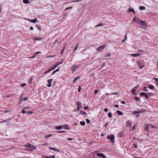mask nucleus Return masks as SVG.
I'll return each instance as SVG.
<instances>
[{"mask_svg": "<svg viewBox=\"0 0 158 158\" xmlns=\"http://www.w3.org/2000/svg\"><path fill=\"white\" fill-rule=\"evenodd\" d=\"M42 146L48 145V144L47 143H43V144H42Z\"/></svg>", "mask_w": 158, "mask_h": 158, "instance_id": "nucleus-43", "label": "nucleus"}, {"mask_svg": "<svg viewBox=\"0 0 158 158\" xmlns=\"http://www.w3.org/2000/svg\"><path fill=\"white\" fill-rule=\"evenodd\" d=\"M98 90H96L95 91L94 93L95 94H96L98 92Z\"/></svg>", "mask_w": 158, "mask_h": 158, "instance_id": "nucleus-53", "label": "nucleus"}, {"mask_svg": "<svg viewBox=\"0 0 158 158\" xmlns=\"http://www.w3.org/2000/svg\"><path fill=\"white\" fill-rule=\"evenodd\" d=\"M30 29L31 30H33V27L31 26L30 27Z\"/></svg>", "mask_w": 158, "mask_h": 158, "instance_id": "nucleus-55", "label": "nucleus"}, {"mask_svg": "<svg viewBox=\"0 0 158 158\" xmlns=\"http://www.w3.org/2000/svg\"><path fill=\"white\" fill-rule=\"evenodd\" d=\"M62 127L61 126H57L56 127V128L57 130H60L61 129Z\"/></svg>", "mask_w": 158, "mask_h": 158, "instance_id": "nucleus-16", "label": "nucleus"}, {"mask_svg": "<svg viewBox=\"0 0 158 158\" xmlns=\"http://www.w3.org/2000/svg\"><path fill=\"white\" fill-rule=\"evenodd\" d=\"M29 148L30 151H32L36 148V147L35 146L31 144Z\"/></svg>", "mask_w": 158, "mask_h": 158, "instance_id": "nucleus-5", "label": "nucleus"}, {"mask_svg": "<svg viewBox=\"0 0 158 158\" xmlns=\"http://www.w3.org/2000/svg\"><path fill=\"white\" fill-rule=\"evenodd\" d=\"M129 11L130 12L132 11L133 12H135L134 10L131 7H130L129 8Z\"/></svg>", "mask_w": 158, "mask_h": 158, "instance_id": "nucleus-23", "label": "nucleus"}, {"mask_svg": "<svg viewBox=\"0 0 158 158\" xmlns=\"http://www.w3.org/2000/svg\"><path fill=\"white\" fill-rule=\"evenodd\" d=\"M81 65V64H74L73 65L72 67L71 68V69L73 72V73L75 70L79 68Z\"/></svg>", "mask_w": 158, "mask_h": 158, "instance_id": "nucleus-1", "label": "nucleus"}, {"mask_svg": "<svg viewBox=\"0 0 158 158\" xmlns=\"http://www.w3.org/2000/svg\"><path fill=\"white\" fill-rule=\"evenodd\" d=\"M86 123H90V121L89 120V119H87V118L86 119Z\"/></svg>", "mask_w": 158, "mask_h": 158, "instance_id": "nucleus-33", "label": "nucleus"}, {"mask_svg": "<svg viewBox=\"0 0 158 158\" xmlns=\"http://www.w3.org/2000/svg\"><path fill=\"white\" fill-rule=\"evenodd\" d=\"M60 70V69L59 68L57 69H56L55 71L56 72H58Z\"/></svg>", "mask_w": 158, "mask_h": 158, "instance_id": "nucleus-58", "label": "nucleus"}, {"mask_svg": "<svg viewBox=\"0 0 158 158\" xmlns=\"http://www.w3.org/2000/svg\"><path fill=\"white\" fill-rule=\"evenodd\" d=\"M81 78L80 76H79L77 77L74 80H73V82L74 83H75V82L76 81L78 80V79L80 78Z\"/></svg>", "mask_w": 158, "mask_h": 158, "instance_id": "nucleus-20", "label": "nucleus"}, {"mask_svg": "<svg viewBox=\"0 0 158 158\" xmlns=\"http://www.w3.org/2000/svg\"><path fill=\"white\" fill-rule=\"evenodd\" d=\"M63 127L66 130H69L70 129L69 127L67 124L64 125Z\"/></svg>", "mask_w": 158, "mask_h": 158, "instance_id": "nucleus-11", "label": "nucleus"}, {"mask_svg": "<svg viewBox=\"0 0 158 158\" xmlns=\"http://www.w3.org/2000/svg\"><path fill=\"white\" fill-rule=\"evenodd\" d=\"M28 20L29 21L33 23H35L36 22H38V21L37 20L36 18H35V19L33 20H30L28 19Z\"/></svg>", "mask_w": 158, "mask_h": 158, "instance_id": "nucleus-9", "label": "nucleus"}, {"mask_svg": "<svg viewBox=\"0 0 158 158\" xmlns=\"http://www.w3.org/2000/svg\"><path fill=\"white\" fill-rule=\"evenodd\" d=\"M81 90V88L80 86H79L78 89V91L79 92H80Z\"/></svg>", "mask_w": 158, "mask_h": 158, "instance_id": "nucleus-40", "label": "nucleus"}, {"mask_svg": "<svg viewBox=\"0 0 158 158\" xmlns=\"http://www.w3.org/2000/svg\"><path fill=\"white\" fill-rule=\"evenodd\" d=\"M77 110L79 111L80 110V107L79 106H77Z\"/></svg>", "mask_w": 158, "mask_h": 158, "instance_id": "nucleus-56", "label": "nucleus"}, {"mask_svg": "<svg viewBox=\"0 0 158 158\" xmlns=\"http://www.w3.org/2000/svg\"><path fill=\"white\" fill-rule=\"evenodd\" d=\"M34 38L35 40H40L42 39V38L40 37H35Z\"/></svg>", "mask_w": 158, "mask_h": 158, "instance_id": "nucleus-13", "label": "nucleus"}, {"mask_svg": "<svg viewBox=\"0 0 158 158\" xmlns=\"http://www.w3.org/2000/svg\"><path fill=\"white\" fill-rule=\"evenodd\" d=\"M26 85V83H23V84H22L21 85V86L22 87H23L24 86H25V85Z\"/></svg>", "mask_w": 158, "mask_h": 158, "instance_id": "nucleus-42", "label": "nucleus"}, {"mask_svg": "<svg viewBox=\"0 0 158 158\" xmlns=\"http://www.w3.org/2000/svg\"><path fill=\"white\" fill-rule=\"evenodd\" d=\"M33 112L32 111H30V112H27V113L28 114H32V113H33Z\"/></svg>", "mask_w": 158, "mask_h": 158, "instance_id": "nucleus-50", "label": "nucleus"}, {"mask_svg": "<svg viewBox=\"0 0 158 158\" xmlns=\"http://www.w3.org/2000/svg\"><path fill=\"white\" fill-rule=\"evenodd\" d=\"M73 8V6H71V7H69L68 8H67L66 9H65V10H68L70 9H71Z\"/></svg>", "mask_w": 158, "mask_h": 158, "instance_id": "nucleus-41", "label": "nucleus"}, {"mask_svg": "<svg viewBox=\"0 0 158 158\" xmlns=\"http://www.w3.org/2000/svg\"><path fill=\"white\" fill-rule=\"evenodd\" d=\"M96 155L98 157H102V158H106V156L102 153H98Z\"/></svg>", "mask_w": 158, "mask_h": 158, "instance_id": "nucleus-4", "label": "nucleus"}, {"mask_svg": "<svg viewBox=\"0 0 158 158\" xmlns=\"http://www.w3.org/2000/svg\"><path fill=\"white\" fill-rule=\"evenodd\" d=\"M80 124L82 126H84L85 124V122L84 121H81Z\"/></svg>", "mask_w": 158, "mask_h": 158, "instance_id": "nucleus-27", "label": "nucleus"}, {"mask_svg": "<svg viewBox=\"0 0 158 158\" xmlns=\"http://www.w3.org/2000/svg\"><path fill=\"white\" fill-rule=\"evenodd\" d=\"M79 45L78 44H77L76 45V47L74 49V52H75L76 50L77 49V48L78 47V46H79Z\"/></svg>", "mask_w": 158, "mask_h": 158, "instance_id": "nucleus-29", "label": "nucleus"}, {"mask_svg": "<svg viewBox=\"0 0 158 158\" xmlns=\"http://www.w3.org/2000/svg\"><path fill=\"white\" fill-rule=\"evenodd\" d=\"M136 19L137 18H136L135 17H134V21L136 22Z\"/></svg>", "mask_w": 158, "mask_h": 158, "instance_id": "nucleus-63", "label": "nucleus"}, {"mask_svg": "<svg viewBox=\"0 0 158 158\" xmlns=\"http://www.w3.org/2000/svg\"><path fill=\"white\" fill-rule=\"evenodd\" d=\"M52 70V69H50V70H49L48 71L45 72V73H48L49 72H50L51 70Z\"/></svg>", "mask_w": 158, "mask_h": 158, "instance_id": "nucleus-49", "label": "nucleus"}, {"mask_svg": "<svg viewBox=\"0 0 158 158\" xmlns=\"http://www.w3.org/2000/svg\"><path fill=\"white\" fill-rule=\"evenodd\" d=\"M56 73L55 71H54L52 73V75L54 74V73Z\"/></svg>", "mask_w": 158, "mask_h": 158, "instance_id": "nucleus-64", "label": "nucleus"}, {"mask_svg": "<svg viewBox=\"0 0 158 158\" xmlns=\"http://www.w3.org/2000/svg\"><path fill=\"white\" fill-rule=\"evenodd\" d=\"M118 136L120 137H122L123 136V132H121L120 133H119Z\"/></svg>", "mask_w": 158, "mask_h": 158, "instance_id": "nucleus-34", "label": "nucleus"}, {"mask_svg": "<svg viewBox=\"0 0 158 158\" xmlns=\"http://www.w3.org/2000/svg\"><path fill=\"white\" fill-rule=\"evenodd\" d=\"M139 24L143 28H145L146 27V24L142 20Z\"/></svg>", "mask_w": 158, "mask_h": 158, "instance_id": "nucleus-7", "label": "nucleus"}, {"mask_svg": "<svg viewBox=\"0 0 158 158\" xmlns=\"http://www.w3.org/2000/svg\"><path fill=\"white\" fill-rule=\"evenodd\" d=\"M33 79V78H31L30 79V81H29V82L30 83H31V84L32 83V80Z\"/></svg>", "mask_w": 158, "mask_h": 158, "instance_id": "nucleus-45", "label": "nucleus"}, {"mask_svg": "<svg viewBox=\"0 0 158 158\" xmlns=\"http://www.w3.org/2000/svg\"><path fill=\"white\" fill-rule=\"evenodd\" d=\"M142 21V20H140L139 19H136V22L137 23H140L141 22V21Z\"/></svg>", "mask_w": 158, "mask_h": 158, "instance_id": "nucleus-21", "label": "nucleus"}, {"mask_svg": "<svg viewBox=\"0 0 158 158\" xmlns=\"http://www.w3.org/2000/svg\"><path fill=\"white\" fill-rule=\"evenodd\" d=\"M127 125L128 126H129V127H131V123L129 121H127Z\"/></svg>", "mask_w": 158, "mask_h": 158, "instance_id": "nucleus-22", "label": "nucleus"}, {"mask_svg": "<svg viewBox=\"0 0 158 158\" xmlns=\"http://www.w3.org/2000/svg\"><path fill=\"white\" fill-rule=\"evenodd\" d=\"M22 113L23 114H25L27 113L25 110H24V109H23L22 110Z\"/></svg>", "mask_w": 158, "mask_h": 158, "instance_id": "nucleus-38", "label": "nucleus"}, {"mask_svg": "<svg viewBox=\"0 0 158 158\" xmlns=\"http://www.w3.org/2000/svg\"><path fill=\"white\" fill-rule=\"evenodd\" d=\"M148 88L149 89H152L154 88V86L152 85H150L148 86Z\"/></svg>", "mask_w": 158, "mask_h": 158, "instance_id": "nucleus-28", "label": "nucleus"}, {"mask_svg": "<svg viewBox=\"0 0 158 158\" xmlns=\"http://www.w3.org/2000/svg\"><path fill=\"white\" fill-rule=\"evenodd\" d=\"M131 55L133 56L138 57L140 55V54L138 53H135L131 54Z\"/></svg>", "mask_w": 158, "mask_h": 158, "instance_id": "nucleus-12", "label": "nucleus"}, {"mask_svg": "<svg viewBox=\"0 0 158 158\" xmlns=\"http://www.w3.org/2000/svg\"><path fill=\"white\" fill-rule=\"evenodd\" d=\"M66 131H58L56 132L59 133H64Z\"/></svg>", "mask_w": 158, "mask_h": 158, "instance_id": "nucleus-30", "label": "nucleus"}, {"mask_svg": "<svg viewBox=\"0 0 158 158\" xmlns=\"http://www.w3.org/2000/svg\"><path fill=\"white\" fill-rule=\"evenodd\" d=\"M127 35H125V39H124V40H127Z\"/></svg>", "mask_w": 158, "mask_h": 158, "instance_id": "nucleus-62", "label": "nucleus"}, {"mask_svg": "<svg viewBox=\"0 0 158 158\" xmlns=\"http://www.w3.org/2000/svg\"><path fill=\"white\" fill-rule=\"evenodd\" d=\"M117 113L118 115H122L123 114V113L122 111L119 110L117 111Z\"/></svg>", "mask_w": 158, "mask_h": 158, "instance_id": "nucleus-17", "label": "nucleus"}, {"mask_svg": "<svg viewBox=\"0 0 158 158\" xmlns=\"http://www.w3.org/2000/svg\"><path fill=\"white\" fill-rule=\"evenodd\" d=\"M30 144L29 143H27L26 145H25L24 146L26 148H29L30 146Z\"/></svg>", "mask_w": 158, "mask_h": 158, "instance_id": "nucleus-24", "label": "nucleus"}, {"mask_svg": "<svg viewBox=\"0 0 158 158\" xmlns=\"http://www.w3.org/2000/svg\"><path fill=\"white\" fill-rule=\"evenodd\" d=\"M23 150L30 151L29 148H25V149H24Z\"/></svg>", "mask_w": 158, "mask_h": 158, "instance_id": "nucleus-60", "label": "nucleus"}, {"mask_svg": "<svg viewBox=\"0 0 158 158\" xmlns=\"http://www.w3.org/2000/svg\"><path fill=\"white\" fill-rule=\"evenodd\" d=\"M121 102L123 104H124L126 103L124 101H122Z\"/></svg>", "mask_w": 158, "mask_h": 158, "instance_id": "nucleus-61", "label": "nucleus"}, {"mask_svg": "<svg viewBox=\"0 0 158 158\" xmlns=\"http://www.w3.org/2000/svg\"><path fill=\"white\" fill-rule=\"evenodd\" d=\"M28 99V98L27 97H25V98H24V99H23V100L24 101H26V100H27Z\"/></svg>", "mask_w": 158, "mask_h": 158, "instance_id": "nucleus-59", "label": "nucleus"}, {"mask_svg": "<svg viewBox=\"0 0 158 158\" xmlns=\"http://www.w3.org/2000/svg\"><path fill=\"white\" fill-rule=\"evenodd\" d=\"M80 113L81 115H86V113L85 112H84L82 111V110H81L80 111Z\"/></svg>", "mask_w": 158, "mask_h": 158, "instance_id": "nucleus-15", "label": "nucleus"}, {"mask_svg": "<svg viewBox=\"0 0 158 158\" xmlns=\"http://www.w3.org/2000/svg\"><path fill=\"white\" fill-rule=\"evenodd\" d=\"M77 105L78 106H79L80 107H81V108L82 107V106L81 105V102L80 101H78L77 103Z\"/></svg>", "mask_w": 158, "mask_h": 158, "instance_id": "nucleus-14", "label": "nucleus"}, {"mask_svg": "<svg viewBox=\"0 0 158 158\" xmlns=\"http://www.w3.org/2000/svg\"><path fill=\"white\" fill-rule=\"evenodd\" d=\"M49 148H50V149L51 150H53L54 151H56V148H51V147H50Z\"/></svg>", "mask_w": 158, "mask_h": 158, "instance_id": "nucleus-37", "label": "nucleus"}, {"mask_svg": "<svg viewBox=\"0 0 158 158\" xmlns=\"http://www.w3.org/2000/svg\"><path fill=\"white\" fill-rule=\"evenodd\" d=\"M23 2L25 4H28L29 3V1L28 0H23Z\"/></svg>", "mask_w": 158, "mask_h": 158, "instance_id": "nucleus-19", "label": "nucleus"}, {"mask_svg": "<svg viewBox=\"0 0 158 158\" xmlns=\"http://www.w3.org/2000/svg\"><path fill=\"white\" fill-rule=\"evenodd\" d=\"M104 111L106 112H107L108 111V109L107 108H106L104 109Z\"/></svg>", "mask_w": 158, "mask_h": 158, "instance_id": "nucleus-52", "label": "nucleus"}, {"mask_svg": "<svg viewBox=\"0 0 158 158\" xmlns=\"http://www.w3.org/2000/svg\"><path fill=\"white\" fill-rule=\"evenodd\" d=\"M112 117V114L110 112H109V117L111 118Z\"/></svg>", "mask_w": 158, "mask_h": 158, "instance_id": "nucleus-54", "label": "nucleus"}, {"mask_svg": "<svg viewBox=\"0 0 158 158\" xmlns=\"http://www.w3.org/2000/svg\"><path fill=\"white\" fill-rule=\"evenodd\" d=\"M41 53V52H35V54H34L35 55H37V54H39V53Z\"/></svg>", "mask_w": 158, "mask_h": 158, "instance_id": "nucleus-46", "label": "nucleus"}, {"mask_svg": "<svg viewBox=\"0 0 158 158\" xmlns=\"http://www.w3.org/2000/svg\"><path fill=\"white\" fill-rule=\"evenodd\" d=\"M147 88L146 86H144L143 87V89H144L146 91H148V90L147 89Z\"/></svg>", "mask_w": 158, "mask_h": 158, "instance_id": "nucleus-39", "label": "nucleus"}, {"mask_svg": "<svg viewBox=\"0 0 158 158\" xmlns=\"http://www.w3.org/2000/svg\"><path fill=\"white\" fill-rule=\"evenodd\" d=\"M154 127V126L151 125H148L146 126L145 128V130H148L150 128H153Z\"/></svg>", "mask_w": 158, "mask_h": 158, "instance_id": "nucleus-6", "label": "nucleus"}, {"mask_svg": "<svg viewBox=\"0 0 158 158\" xmlns=\"http://www.w3.org/2000/svg\"><path fill=\"white\" fill-rule=\"evenodd\" d=\"M135 91H136V90L135 89H132L131 90V92L133 94H135Z\"/></svg>", "mask_w": 158, "mask_h": 158, "instance_id": "nucleus-32", "label": "nucleus"}, {"mask_svg": "<svg viewBox=\"0 0 158 158\" xmlns=\"http://www.w3.org/2000/svg\"><path fill=\"white\" fill-rule=\"evenodd\" d=\"M106 47V45L104 44L102 46H99L97 49L98 51H101L103 50Z\"/></svg>", "mask_w": 158, "mask_h": 158, "instance_id": "nucleus-2", "label": "nucleus"}, {"mask_svg": "<svg viewBox=\"0 0 158 158\" xmlns=\"http://www.w3.org/2000/svg\"><path fill=\"white\" fill-rule=\"evenodd\" d=\"M144 96H145V97L146 98H148V95H147V94H146L144 95Z\"/></svg>", "mask_w": 158, "mask_h": 158, "instance_id": "nucleus-48", "label": "nucleus"}, {"mask_svg": "<svg viewBox=\"0 0 158 158\" xmlns=\"http://www.w3.org/2000/svg\"><path fill=\"white\" fill-rule=\"evenodd\" d=\"M135 129V125H134V126L132 127V130H134Z\"/></svg>", "mask_w": 158, "mask_h": 158, "instance_id": "nucleus-44", "label": "nucleus"}, {"mask_svg": "<svg viewBox=\"0 0 158 158\" xmlns=\"http://www.w3.org/2000/svg\"><path fill=\"white\" fill-rule=\"evenodd\" d=\"M103 26V24L102 23H100L99 24H98L97 26V27H99V26Z\"/></svg>", "mask_w": 158, "mask_h": 158, "instance_id": "nucleus-35", "label": "nucleus"}, {"mask_svg": "<svg viewBox=\"0 0 158 158\" xmlns=\"http://www.w3.org/2000/svg\"><path fill=\"white\" fill-rule=\"evenodd\" d=\"M146 93H144V92H141V93H140V95L141 96H144L146 94Z\"/></svg>", "mask_w": 158, "mask_h": 158, "instance_id": "nucleus-25", "label": "nucleus"}, {"mask_svg": "<svg viewBox=\"0 0 158 158\" xmlns=\"http://www.w3.org/2000/svg\"><path fill=\"white\" fill-rule=\"evenodd\" d=\"M52 79H49L48 80V83H51V82H52Z\"/></svg>", "mask_w": 158, "mask_h": 158, "instance_id": "nucleus-36", "label": "nucleus"}, {"mask_svg": "<svg viewBox=\"0 0 158 158\" xmlns=\"http://www.w3.org/2000/svg\"><path fill=\"white\" fill-rule=\"evenodd\" d=\"M52 135V134H51V135H47L45 136V138L46 139H47L49 137H51Z\"/></svg>", "mask_w": 158, "mask_h": 158, "instance_id": "nucleus-18", "label": "nucleus"}, {"mask_svg": "<svg viewBox=\"0 0 158 158\" xmlns=\"http://www.w3.org/2000/svg\"><path fill=\"white\" fill-rule=\"evenodd\" d=\"M154 79L156 81V82L158 83V78H154Z\"/></svg>", "mask_w": 158, "mask_h": 158, "instance_id": "nucleus-51", "label": "nucleus"}, {"mask_svg": "<svg viewBox=\"0 0 158 158\" xmlns=\"http://www.w3.org/2000/svg\"><path fill=\"white\" fill-rule=\"evenodd\" d=\"M135 99L136 100L138 101H140V98L138 97H135Z\"/></svg>", "mask_w": 158, "mask_h": 158, "instance_id": "nucleus-31", "label": "nucleus"}, {"mask_svg": "<svg viewBox=\"0 0 158 158\" xmlns=\"http://www.w3.org/2000/svg\"><path fill=\"white\" fill-rule=\"evenodd\" d=\"M145 9V8L144 6H141L139 7V9L140 10H144Z\"/></svg>", "mask_w": 158, "mask_h": 158, "instance_id": "nucleus-26", "label": "nucleus"}, {"mask_svg": "<svg viewBox=\"0 0 158 158\" xmlns=\"http://www.w3.org/2000/svg\"><path fill=\"white\" fill-rule=\"evenodd\" d=\"M62 63V62L58 63L57 64H56L55 65L53 66V68L52 69V70L54 69H55L56 67H57L60 64H61Z\"/></svg>", "mask_w": 158, "mask_h": 158, "instance_id": "nucleus-10", "label": "nucleus"}, {"mask_svg": "<svg viewBox=\"0 0 158 158\" xmlns=\"http://www.w3.org/2000/svg\"><path fill=\"white\" fill-rule=\"evenodd\" d=\"M52 86V85H51V83H48V85H47V86L48 87H51Z\"/></svg>", "mask_w": 158, "mask_h": 158, "instance_id": "nucleus-47", "label": "nucleus"}, {"mask_svg": "<svg viewBox=\"0 0 158 158\" xmlns=\"http://www.w3.org/2000/svg\"><path fill=\"white\" fill-rule=\"evenodd\" d=\"M144 112H145V110H143V109H141L139 111L134 112L133 114H135L136 113H140Z\"/></svg>", "mask_w": 158, "mask_h": 158, "instance_id": "nucleus-8", "label": "nucleus"}, {"mask_svg": "<svg viewBox=\"0 0 158 158\" xmlns=\"http://www.w3.org/2000/svg\"><path fill=\"white\" fill-rule=\"evenodd\" d=\"M84 108L85 110H87L89 109L88 107L86 106H84Z\"/></svg>", "mask_w": 158, "mask_h": 158, "instance_id": "nucleus-57", "label": "nucleus"}, {"mask_svg": "<svg viewBox=\"0 0 158 158\" xmlns=\"http://www.w3.org/2000/svg\"><path fill=\"white\" fill-rule=\"evenodd\" d=\"M115 136L114 135H112L110 137L109 136V139L111 143H114L115 142Z\"/></svg>", "mask_w": 158, "mask_h": 158, "instance_id": "nucleus-3", "label": "nucleus"}]
</instances>
